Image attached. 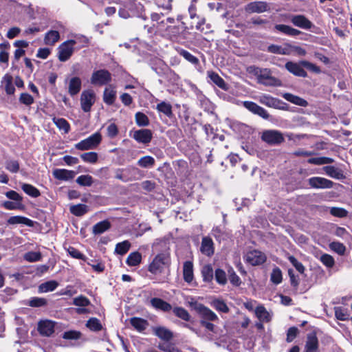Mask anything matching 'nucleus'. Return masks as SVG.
I'll use <instances>...</instances> for the list:
<instances>
[{"label":"nucleus","instance_id":"nucleus-1","mask_svg":"<svg viewBox=\"0 0 352 352\" xmlns=\"http://www.w3.org/2000/svg\"><path fill=\"white\" fill-rule=\"evenodd\" d=\"M247 72L250 74L255 76L258 82L266 86L278 87L281 85V81L272 76V72L269 69H262L254 65L249 66Z\"/></svg>","mask_w":352,"mask_h":352},{"label":"nucleus","instance_id":"nucleus-2","mask_svg":"<svg viewBox=\"0 0 352 352\" xmlns=\"http://www.w3.org/2000/svg\"><path fill=\"white\" fill-rule=\"evenodd\" d=\"M170 258L167 253H160L155 256L148 266V271L152 274L161 273L164 267L169 264Z\"/></svg>","mask_w":352,"mask_h":352},{"label":"nucleus","instance_id":"nucleus-3","mask_svg":"<svg viewBox=\"0 0 352 352\" xmlns=\"http://www.w3.org/2000/svg\"><path fill=\"white\" fill-rule=\"evenodd\" d=\"M75 40H67L58 47V58L61 62H65L70 58L74 51Z\"/></svg>","mask_w":352,"mask_h":352},{"label":"nucleus","instance_id":"nucleus-4","mask_svg":"<svg viewBox=\"0 0 352 352\" xmlns=\"http://www.w3.org/2000/svg\"><path fill=\"white\" fill-rule=\"evenodd\" d=\"M101 140L100 133L97 132L77 143L75 145V148L80 151L92 149L100 144Z\"/></svg>","mask_w":352,"mask_h":352},{"label":"nucleus","instance_id":"nucleus-5","mask_svg":"<svg viewBox=\"0 0 352 352\" xmlns=\"http://www.w3.org/2000/svg\"><path fill=\"white\" fill-rule=\"evenodd\" d=\"M261 140L270 145L280 144L285 141L281 132L276 130H265L262 133Z\"/></svg>","mask_w":352,"mask_h":352},{"label":"nucleus","instance_id":"nucleus-6","mask_svg":"<svg viewBox=\"0 0 352 352\" xmlns=\"http://www.w3.org/2000/svg\"><path fill=\"white\" fill-rule=\"evenodd\" d=\"M111 80V74L106 69H99L93 72L91 77V83L96 86H102L108 84Z\"/></svg>","mask_w":352,"mask_h":352},{"label":"nucleus","instance_id":"nucleus-7","mask_svg":"<svg viewBox=\"0 0 352 352\" xmlns=\"http://www.w3.org/2000/svg\"><path fill=\"white\" fill-rule=\"evenodd\" d=\"M96 94L93 90L88 89L82 92L80 96V106L84 112L91 111V107L95 103Z\"/></svg>","mask_w":352,"mask_h":352},{"label":"nucleus","instance_id":"nucleus-8","mask_svg":"<svg viewBox=\"0 0 352 352\" xmlns=\"http://www.w3.org/2000/svg\"><path fill=\"white\" fill-rule=\"evenodd\" d=\"M244 259L250 265L256 266L263 264L266 261V256L262 252L254 250L248 252Z\"/></svg>","mask_w":352,"mask_h":352},{"label":"nucleus","instance_id":"nucleus-9","mask_svg":"<svg viewBox=\"0 0 352 352\" xmlns=\"http://www.w3.org/2000/svg\"><path fill=\"white\" fill-rule=\"evenodd\" d=\"M243 107L254 114L258 115L264 119H268L270 116L267 111L257 104L251 101L243 102Z\"/></svg>","mask_w":352,"mask_h":352},{"label":"nucleus","instance_id":"nucleus-10","mask_svg":"<svg viewBox=\"0 0 352 352\" xmlns=\"http://www.w3.org/2000/svg\"><path fill=\"white\" fill-rule=\"evenodd\" d=\"M309 185L313 188H331L333 182L324 177H313L308 179Z\"/></svg>","mask_w":352,"mask_h":352},{"label":"nucleus","instance_id":"nucleus-11","mask_svg":"<svg viewBox=\"0 0 352 352\" xmlns=\"http://www.w3.org/2000/svg\"><path fill=\"white\" fill-rule=\"evenodd\" d=\"M195 309L205 320L214 321L218 319L217 316L212 310L202 304L195 302Z\"/></svg>","mask_w":352,"mask_h":352},{"label":"nucleus","instance_id":"nucleus-12","mask_svg":"<svg viewBox=\"0 0 352 352\" xmlns=\"http://www.w3.org/2000/svg\"><path fill=\"white\" fill-rule=\"evenodd\" d=\"M153 137V134L149 129H140L135 131L133 135V138L140 143L148 144L151 142Z\"/></svg>","mask_w":352,"mask_h":352},{"label":"nucleus","instance_id":"nucleus-13","mask_svg":"<svg viewBox=\"0 0 352 352\" xmlns=\"http://www.w3.org/2000/svg\"><path fill=\"white\" fill-rule=\"evenodd\" d=\"M290 21L295 26L305 30H309L313 26L312 23L301 14L292 16Z\"/></svg>","mask_w":352,"mask_h":352},{"label":"nucleus","instance_id":"nucleus-14","mask_svg":"<svg viewBox=\"0 0 352 352\" xmlns=\"http://www.w3.org/2000/svg\"><path fill=\"white\" fill-rule=\"evenodd\" d=\"M301 63H296L289 61L285 64V68L292 74L300 77H306L307 72L302 67Z\"/></svg>","mask_w":352,"mask_h":352},{"label":"nucleus","instance_id":"nucleus-15","mask_svg":"<svg viewBox=\"0 0 352 352\" xmlns=\"http://www.w3.org/2000/svg\"><path fill=\"white\" fill-rule=\"evenodd\" d=\"M269 6L263 1H254L249 3L246 7V11L250 13H262L268 10Z\"/></svg>","mask_w":352,"mask_h":352},{"label":"nucleus","instance_id":"nucleus-16","mask_svg":"<svg viewBox=\"0 0 352 352\" xmlns=\"http://www.w3.org/2000/svg\"><path fill=\"white\" fill-rule=\"evenodd\" d=\"M52 174L58 180L67 181L74 178L76 172L67 169L57 168L53 170Z\"/></svg>","mask_w":352,"mask_h":352},{"label":"nucleus","instance_id":"nucleus-17","mask_svg":"<svg viewBox=\"0 0 352 352\" xmlns=\"http://www.w3.org/2000/svg\"><path fill=\"white\" fill-rule=\"evenodd\" d=\"M153 333L163 340L169 341L173 337V333L164 327H154L152 328Z\"/></svg>","mask_w":352,"mask_h":352},{"label":"nucleus","instance_id":"nucleus-18","mask_svg":"<svg viewBox=\"0 0 352 352\" xmlns=\"http://www.w3.org/2000/svg\"><path fill=\"white\" fill-rule=\"evenodd\" d=\"M38 329L41 334L50 336L54 331V323L50 320L41 321L38 324Z\"/></svg>","mask_w":352,"mask_h":352},{"label":"nucleus","instance_id":"nucleus-19","mask_svg":"<svg viewBox=\"0 0 352 352\" xmlns=\"http://www.w3.org/2000/svg\"><path fill=\"white\" fill-rule=\"evenodd\" d=\"M82 87V81L79 77L72 78L68 84V92L70 96H74L77 95Z\"/></svg>","mask_w":352,"mask_h":352},{"label":"nucleus","instance_id":"nucleus-20","mask_svg":"<svg viewBox=\"0 0 352 352\" xmlns=\"http://www.w3.org/2000/svg\"><path fill=\"white\" fill-rule=\"evenodd\" d=\"M200 250L208 256L214 254V243L211 238L205 236L202 239Z\"/></svg>","mask_w":352,"mask_h":352},{"label":"nucleus","instance_id":"nucleus-21","mask_svg":"<svg viewBox=\"0 0 352 352\" xmlns=\"http://www.w3.org/2000/svg\"><path fill=\"white\" fill-rule=\"evenodd\" d=\"M207 76L219 88L225 91L228 90V85L217 73L213 71H208Z\"/></svg>","mask_w":352,"mask_h":352},{"label":"nucleus","instance_id":"nucleus-22","mask_svg":"<svg viewBox=\"0 0 352 352\" xmlns=\"http://www.w3.org/2000/svg\"><path fill=\"white\" fill-rule=\"evenodd\" d=\"M183 277L188 283H191L193 280V264L191 261H186L183 266Z\"/></svg>","mask_w":352,"mask_h":352},{"label":"nucleus","instance_id":"nucleus-23","mask_svg":"<svg viewBox=\"0 0 352 352\" xmlns=\"http://www.w3.org/2000/svg\"><path fill=\"white\" fill-rule=\"evenodd\" d=\"M274 29L284 34L292 36H298L301 33L300 30L284 24H277L274 26Z\"/></svg>","mask_w":352,"mask_h":352},{"label":"nucleus","instance_id":"nucleus-24","mask_svg":"<svg viewBox=\"0 0 352 352\" xmlns=\"http://www.w3.org/2000/svg\"><path fill=\"white\" fill-rule=\"evenodd\" d=\"M289 43H285L283 45H270L267 47V51L276 54L289 55Z\"/></svg>","mask_w":352,"mask_h":352},{"label":"nucleus","instance_id":"nucleus-25","mask_svg":"<svg viewBox=\"0 0 352 352\" xmlns=\"http://www.w3.org/2000/svg\"><path fill=\"white\" fill-rule=\"evenodd\" d=\"M130 324L139 332L143 331L148 326V322L146 320L138 317L131 318L130 319Z\"/></svg>","mask_w":352,"mask_h":352},{"label":"nucleus","instance_id":"nucleus-26","mask_svg":"<svg viewBox=\"0 0 352 352\" xmlns=\"http://www.w3.org/2000/svg\"><path fill=\"white\" fill-rule=\"evenodd\" d=\"M255 314L263 322H268L272 319V314L263 305H259L256 308Z\"/></svg>","mask_w":352,"mask_h":352},{"label":"nucleus","instance_id":"nucleus-27","mask_svg":"<svg viewBox=\"0 0 352 352\" xmlns=\"http://www.w3.org/2000/svg\"><path fill=\"white\" fill-rule=\"evenodd\" d=\"M151 303L153 307L163 311H169L172 309V306L168 302L159 298H152Z\"/></svg>","mask_w":352,"mask_h":352},{"label":"nucleus","instance_id":"nucleus-28","mask_svg":"<svg viewBox=\"0 0 352 352\" xmlns=\"http://www.w3.org/2000/svg\"><path fill=\"white\" fill-rule=\"evenodd\" d=\"M258 101L261 104L273 108H277L280 101L269 95H261L258 97Z\"/></svg>","mask_w":352,"mask_h":352},{"label":"nucleus","instance_id":"nucleus-29","mask_svg":"<svg viewBox=\"0 0 352 352\" xmlns=\"http://www.w3.org/2000/svg\"><path fill=\"white\" fill-rule=\"evenodd\" d=\"M305 349L306 352H318V340L315 335L311 334L308 336Z\"/></svg>","mask_w":352,"mask_h":352},{"label":"nucleus","instance_id":"nucleus-30","mask_svg":"<svg viewBox=\"0 0 352 352\" xmlns=\"http://www.w3.org/2000/svg\"><path fill=\"white\" fill-rule=\"evenodd\" d=\"M8 223L10 225L24 224L30 227L34 225V222L31 219L22 216H13L10 217L8 219Z\"/></svg>","mask_w":352,"mask_h":352},{"label":"nucleus","instance_id":"nucleus-31","mask_svg":"<svg viewBox=\"0 0 352 352\" xmlns=\"http://www.w3.org/2000/svg\"><path fill=\"white\" fill-rule=\"evenodd\" d=\"M116 98V91L111 87H109L105 88L103 94V100L104 102L111 105L113 104Z\"/></svg>","mask_w":352,"mask_h":352},{"label":"nucleus","instance_id":"nucleus-32","mask_svg":"<svg viewBox=\"0 0 352 352\" xmlns=\"http://www.w3.org/2000/svg\"><path fill=\"white\" fill-rule=\"evenodd\" d=\"M111 227V223L107 220L100 221L93 226V234H100L108 230Z\"/></svg>","mask_w":352,"mask_h":352},{"label":"nucleus","instance_id":"nucleus-33","mask_svg":"<svg viewBox=\"0 0 352 352\" xmlns=\"http://www.w3.org/2000/svg\"><path fill=\"white\" fill-rule=\"evenodd\" d=\"M12 81V76L9 74H6L1 80V83L5 85V91L7 94L12 95L15 91Z\"/></svg>","mask_w":352,"mask_h":352},{"label":"nucleus","instance_id":"nucleus-34","mask_svg":"<svg viewBox=\"0 0 352 352\" xmlns=\"http://www.w3.org/2000/svg\"><path fill=\"white\" fill-rule=\"evenodd\" d=\"M283 98L286 100L301 107H306L307 105V102L305 100L289 93L285 94Z\"/></svg>","mask_w":352,"mask_h":352},{"label":"nucleus","instance_id":"nucleus-35","mask_svg":"<svg viewBox=\"0 0 352 352\" xmlns=\"http://www.w3.org/2000/svg\"><path fill=\"white\" fill-rule=\"evenodd\" d=\"M70 212L75 216L80 217L88 211V206L85 204H77L71 206L69 208Z\"/></svg>","mask_w":352,"mask_h":352},{"label":"nucleus","instance_id":"nucleus-36","mask_svg":"<svg viewBox=\"0 0 352 352\" xmlns=\"http://www.w3.org/2000/svg\"><path fill=\"white\" fill-rule=\"evenodd\" d=\"M58 283L56 280H50L41 284L38 287L40 292H49L56 289Z\"/></svg>","mask_w":352,"mask_h":352},{"label":"nucleus","instance_id":"nucleus-37","mask_svg":"<svg viewBox=\"0 0 352 352\" xmlns=\"http://www.w3.org/2000/svg\"><path fill=\"white\" fill-rule=\"evenodd\" d=\"M22 190L29 196L32 197H38L40 196V191L34 186L29 184H22Z\"/></svg>","mask_w":352,"mask_h":352},{"label":"nucleus","instance_id":"nucleus-38","mask_svg":"<svg viewBox=\"0 0 352 352\" xmlns=\"http://www.w3.org/2000/svg\"><path fill=\"white\" fill-rule=\"evenodd\" d=\"M60 35L58 32L55 30L49 31L45 36L44 41L46 45H54L58 41Z\"/></svg>","mask_w":352,"mask_h":352},{"label":"nucleus","instance_id":"nucleus-39","mask_svg":"<svg viewBox=\"0 0 352 352\" xmlns=\"http://www.w3.org/2000/svg\"><path fill=\"white\" fill-rule=\"evenodd\" d=\"M141 260V254L138 252H134L128 256L126 262L129 266H137L140 263Z\"/></svg>","mask_w":352,"mask_h":352},{"label":"nucleus","instance_id":"nucleus-40","mask_svg":"<svg viewBox=\"0 0 352 352\" xmlns=\"http://www.w3.org/2000/svg\"><path fill=\"white\" fill-rule=\"evenodd\" d=\"M155 162V159L153 157L146 155L138 161V165L142 168H151L154 166Z\"/></svg>","mask_w":352,"mask_h":352},{"label":"nucleus","instance_id":"nucleus-41","mask_svg":"<svg viewBox=\"0 0 352 352\" xmlns=\"http://www.w3.org/2000/svg\"><path fill=\"white\" fill-rule=\"evenodd\" d=\"M201 274L204 281L210 282L213 278V270L211 265H204L201 270Z\"/></svg>","mask_w":352,"mask_h":352},{"label":"nucleus","instance_id":"nucleus-42","mask_svg":"<svg viewBox=\"0 0 352 352\" xmlns=\"http://www.w3.org/2000/svg\"><path fill=\"white\" fill-rule=\"evenodd\" d=\"M308 163L316 165L331 164L334 162L332 158L327 157H312L308 160Z\"/></svg>","mask_w":352,"mask_h":352},{"label":"nucleus","instance_id":"nucleus-43","mask_svg":"<svg viewBox=\"0 0 352 352\" xmlns=\"http://www.w3.org/2000/svg\"><path fill=\"white\" fill-rule=\"evenodd\" d=\"M283 280V274L282 272L278 267H274L272 270L270 276V280L276 285H278L282 282Z\"/></svg>","mask_w":352,"mask_h":352},{"label":"nucleus","instance_id":"nucleus-44","mask_svg":"<svg viewBox=\"0 0 352 352\" xmlns=\"http://www.w3.org/2000/svg\"><path fill=\"white\" fill-rule=\"evenodd\" d=\"M130 247V242L129 241H124L116 244L115 252L118 254L123 255L129 251Z\"/></svg>","mask_w":352,"mask_h":352},{"label":"nucleus","instance_id":"nucleus-45","mask_svg":"<svg viewBox=\"0 0 352 352\" xmlns=\"http://www.w3.org/2000/svg\"><path fill=\"white\" fill-rule=\"evenodd\" d=\"M173 311L175 314V315L178 318L185 321L190 320V314L184 308L181 307H176L173 308Z\"/></svg>","mask_w":352,"mask_h":352},{"label":"nucleus","instance_id":"nucleus-46","mask_svg":"<svg viewBox=\"0 0 352 352\" xmlns=\"http://www.w3.org/2000/svg\"><path fill=\"white\" fill-rule=\"evenodd\" d=\"M326 174L333 178L339 179L342 176L340 170L332 166H327L323 168Z\"/></svg>","mask_w":352,"mask_h":352},{"label":"nucleus","instance_id":"nucleus-47","mask_svg":"<svg viewBox=\"0 0 352 352\" xmlns=\"http://www.w3.org/2000/svg\"><path fill=\"white\" fill-rule=\"evenodd\" d=\"M178 53L190 63L193 65L199 64V59L187 50L180 49L178 50Z\"/></svg>","mask_w":352,"mask_h":352},{"label":"nucleus","instance_id":"nucleus-48","mask_svg":"<svg viewBox=\"0 0 352 352\" xmlns=\"http://www.w3.org/2000/svg\"><path fill=\"white\" fill-rule=\"evenodd\" d=\"M157 109L158 111L163 113L168 117L172 116V107L169 103L162 102L157 105Z\"/></svg>","mask_w":352,"mask_h":352},{"label":"nucleus","instance_id":"nucleus-49","mask_svg":"<svg viewBox=\"0 0 352 352\" xmlns=\"http://www.w3.org/2000/svg\"><path fill=\"white\" fill-rule=\"evenodd\" d=\"M2 206L7 210H23L24 206L20 201H6L2 203Z\"/></svg>","mask_w":352,"mask_h":352},{"label":"nucleus","instance_id":"nucleus-50","mask_svg":"<svg viewBox=\"0 0 352 352\" xmlns=\"http://www.w3.org/2000/svg\"><path fill=\"white\" fill-rule=\"evenodd\" d=\"M5 167L6 170L12 173H16L19 170V163L15 160H8L6 162Z\"/></svg>","mask_w":352,"mask_h":352},{"label":"nucleus","instance_id":"nucleus-51","mask_svg":"<svg viewBox=\"0 0 352 352\" xmlns=\"http://www.w3.org/2000/svg\"><path fill=\"white\" fill-rule=\"evenodd\" d=\"M80 158L85 162L94 164L98 161V155L96 152H88L81 154Z\"/></svg>","mask_w":352,"mask_h":352},{"label":"nucleus","instance_id":"nucleus-52","mask_svg":"<svg viewBox=\"0 0 352 352\" xmlns=\"http://www.w3.org/2000/svg\"><path fill=\"white\" fill-rule=\"evenodd\" d=\"M54 123L60 130H63L65 133L69 131V124L67 121L64 118H56L53 119Z\"/></svg>","mask_w":352,"mask_h":352},{"label":"nucleus","instance_id":"nucleus-53","mask_svg":"<svg viewBox=\"0 0 352 352\" xmlns=\"http://www.w3.org/2000/svg\"><path fill=\"white\" fill-rule=\"evenodd\" d=\"M86 326L91 331H98L102 329V324L96 318H90L86 324Z\"/></svg>","mask_w":352,"mask_h":352},{"label":"nucleus","instance_id":"nucleus-54","mask_svg":"<svg viewBox=\"0 0 352 352\" xmlns=\"http://www.w3.org/2000/svg\"><path fill=\"white\" fill-rule=\"evenodd\" d=\"M93 182L92 177L89 175H80L76 179L77 184L82 186H90Z\"/></svg>","mask_w":352,"mask_h":352},{"label":"nucleus","instance_id":"nucleus-55","mask_svg":"<svg viewBox=\"0 0 352 352\" xmlns=\"http://www.w3.org/2000/svg\"><path fill=\"white\" fill-rule=\"evenodd\" d=\"M42 256L39 252H28L24 254V259L29 262H36L41 259Z\"/></svg>","mask_w":352,"mask_h":352},{"label":"nucleus","instance_id":"nucleus-56","mask_svg":"<svg viewBox=\"0 0 352 352\" xmlns=\"http://www.w3.org/2000/svg\"><path fill=\"white\" fill-rule=\"evenodd\" d=\"M135 121L137 124L140 126H146L149 124L148 117L141 112H138L135 114Z\"/></svg>","mask_w":352,"mask_h":352},{"label":"nucleus","instance_id":"nucleus-57","mask_svg":"<svg viewBox=\"0 0 352 352\" xmlns=\"http://www.w3.org/2000/svg\"><path fill=\"white\" fill-rule=\"evenodd\" d=\"M212 305L214 308H215L217 311L227 313L229 311V309L227 305L222 300H214L212 302Z\"/></svg>","mask_w":352,"mask_h":352},{"label":"nucleus","instance_id":"nucleus-58","mask_svg":"<svg viewBox=\"0 0 352 352\" xmlns=\"http://www.w3.org/2000/svg\"><path fill=\"white\" fill-rule=\"evenodd\" d=\"M73 304L78 307H86L90 304V301L87 297L84 296H79L74 298Z\"/></svg>","mask_w":352,"mask_h":352},{"label":"nucleus","instance_id":"nucleus-59","mask_svg":"<svg viewBox=\"0 0 352 352\" xmlns=\"http://www.w3.org/2000/svg\"><path fill=\"white\" fill-rule=\"evenodd\" d=\"M158 348L165 352H179V349L171 343L160 344Z\"/></svg>","mask_w":352,"mask_h":352},{"label":"nucleus","instance_id":"nucleus-60","mask_svg":"<svg viewBox=\"0 0 352 352\" xmlns=\"http://www.w3.org/2000/svg\"><path fill=\"white\" fill-rule=\"evenodd\" d=\"M215 279L221 285H225L227 282L226 275L223 270L217 269L215 271Z\"/></svg>","mask_w":352,"mask_h":352},{"label":"nucleus","instance_id":"nucleus-61","mask_svg":"<svg viewBox=\"0 0 352 352\" xmlns=\"http://www.w3.org/2000/svg\"><path fill=\"white\" fill-rule=\"evenodd\" d=\"M47 300L43 298L34 297L30 300L29 305L34 307H38L45 305Z\"/></svg>","mask_w":352,"mask_h":352},{"label":"nucleus","instance_id":"nucleus-62","mask_svg":"<svg viewBox=\"0 0 352 352\" xmlns=\"http://www.w3.org/2000/svg\"><path fill=\"white\" fill-rule=\"evenodd\" d=\"M288 260L290 261V263L294 265V267L296 269V270L298 272H300V274L304 273L305 267L300 262L298 261V260L294 256H289Z\"/></svg>","mask_w":352,"mask_h":352},{"label":"nucleus","instance_id":"nucleus-63","mask_svg":"<svg viewBox=\"0 0 352 352\" xmlns=\"http://www.w3.org/2000/svg\"><path fill=\"white\" fill-rule=\"evenodd\" d=\"M289 55L294 54L298 56H305L306 50L300 46L292 45L289 44Z\"/></svg>","mask_w":352,"mask_h":352},{"label":"nucleus","instance_id":"nucleus-64","mask_svg":"<svg viewBox=\"0 0 352 352\" xmlns=\"http://www.w3.org/2000/svg\"><path fill=\"white\" fill-rule=\"evenodd\" d=\"M19 101L25 105H30L34 102V98L30 94L23 93L19 97Z\"/></svg>","mask_w":352,"mask_h":352}]
</instances>
